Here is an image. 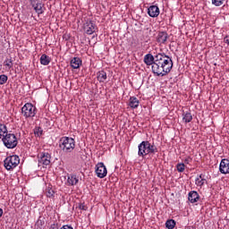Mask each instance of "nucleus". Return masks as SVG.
<instances>
[{
	"instance_id": "1",
	"label": "nucleus",
	"mask_w": 229,
	"mask_h": 229,
	"mask_svg": "<svg viewBox=\"0 0 229 229\" xmlns=\"http://www.w3.org/2000/svg\"><path fill=\"white\" fill-rule=\"evenodd\" d=\"M173 69V59L165 53L156 55L154 65H152V72L157 76H167Z\"/></svg>"
},
{
	"instance_id": "2",
	"label": "nucleus",
	"mask_w": 229,
	"mask_h": 229,
	"mask_svg": "<svg viewBox=\"0 0 229 229\" xmlns=\"http://www.w3.org/2000/svg\"><path fill=\"white\" fill-rule=\"evenodd\" d=\"M157 151V147L148 140L141 141L138 146V157L141 158H146L147 155H155Z\"/></svg>"
},
{
	"instance_id": "3",
	"label": "nucleus",
	"mask_w": 229,
	"mask_h": 229,
	"mask_svg": "<svg viewBox=\"0 0 229 229\" xmlns=\"http://www.w3.org/2000/svg\"><path fill=\"white\" fill-rule=\"evenodd\" d=\"M59 148L63 153H72L76 148V140L71 137L64 136L59 140Z\"/></svg>"
},
{
	"instance_id": "4",
	"label": "nucleus",
	"mask_w": 229,
	"mask_h": 229,
	"mask_svg": "<svg viewBox=\"0 0 229 229\" xmlns=\"http://www.w3.org/2000/svg\"><path fill=\"white\" fill-rule=\"evenodd\" d=\"M2 142L7 149H14V148H17V144H19V140H17V136L13 133L5 134L2 138Z\"/></svg>"
},
{
	"instance_id": "5",
	"label": "nucleus",
	"mask_w": 229,
	"mask_h": 229,
	"mask_svg": "<svg viewBox=\"0 0 229 229\" xmlns=\"http://www.w3.org/2000/svg\"><path fill=\"white\" fill-rule=\"evenodd\" d=\"M19 164H21V158L17 155L9 156L4 161V165L7 171L15 169Z\"/></svg>"
},
{
	"instance_id": "6",
	"label": "nucleus",
	"mask_w": 229,
	"mask_h": 229,
	"mask_svg": "<svg viewBox=\"0 0 229 229\" xmlns=\"http://www.w3.org/2000/svg\"><path fill=\"white\" fill-rule=\"evenodd\" d=\"M21 114L25 119L35 117V115H37V107H35L31 103H26L21 107Z\"/></svg>"
},
{
	"instance_id": "7",
	"label": "nucleus",
	"mask_w": 229,
	"mask_h": 229,
	"mask_svg": "<svg viewBox=\"0 0 229 229\" xmlns=\"http://www.w3.org/2000/svg\"><path fill=\"white\" fill-rule=\"evenodd\" d=\"M29 2L38 17L46 12V7H44V4L41 0H29Z\"/></svg>"
},
{
	"instance_id": "8",
	"label": "nucleus",
	"mask_w": 229,
	"mask_h": 229,
	"mask_svg": "<svg viewBox=\"0 0 229 229\" xmlns=\"http://www.w3.org/2000/svg\"><path fill=\"white\" fill-rule=\"evenodd\" d=\"M38 165H43L45 167L46 165H49L51 164V154L49 152H40L38 155Z\"/></svg>"
},
{
	"instance_id": "9",
	"label": "nucleus",
	"mask_w": 229,
	"mask_h": 229,
	"mask_svg": "<svg viewBox=\"0 0 229 229\" xmlns=\"http://www.w3.org/2000/svg\"><path fill=\"white\" fill-rule=\"evenodd\" d=\"M95 173L98 178H105L106 174H108V170H106V166L105 165V163L103 162L98 163L95 166Z\"/></svg>"
},
{
	"instance_id": "10",
	"label": "nucleus",
	"mask_w": 229,
	"mask_h": 229,
	"mask_svg": "<svg viewBox=\"0 0 229 229\" xmlns=\"http://www.w3.org/2000/svg\"><path fill=\"white\" fill-rule=\"evenodd\" d=\"M83 30L87 35H92L96 33L98 26H96V23H93L92 21H87L83 25Z\"/></svg>"
},
{
	"instance_id": "11",
	"label": "nucleus",
	"mask_w": 229,
	"mask_h": 229,
	"mask_svg": "<svg viewBox=\"0 0 229 229\" xmlns=\"http://www.w3.org/2000/svg\"><path fill=\"white\" fill-rule=\"evenodd\" d=\"M219 171L221 174H229V159L224 158L221 160Z\"/></svg>"
},
{
	"instance_id": "12",
	"label": "nucleus",
	"mask_w": 229,
	"mask_h": 229,
	"mask_svg": "<svg viewBox=\"0 0 229 229\" xmlns=\"http://www.w3.org/2000/svg\"><path fill=\"white\" fill-rule=\"evenodd\" d=\"M167 38H169V34H167V32L159 31L157 36V42H158V44H165Z\"/></svg>"
},
{
	"instance_id": "13",
	"label": "nucleus",
	"mask_w": 229,
	"mask_h": 229,
	"mask_svg": "<svg viewBox=\"0 0 229 229\" xmlns=\"http://www.w3.org/2000/svg\"><path fill=\"white\" fill-rule=\"evenodd\" d=\"M148 14L152 18L158 17L160 15V9L157 5H150L148 8Z\"/></svg>"
},
{
	"instance_id": "14",
	"label": "nucleus",
	"mask_w": 229,
	"mask_h": 229,
	"mask_svg": "<svg viewBox=\"0 0 229 229\" xmlns=\"http://www.w3.org/2000/svg\"><path fill=\"white\" fill-rule=\"evenodd\" d=\"M190 203H198L199 201V194L196 191H191L188 194Z\"/></svg>"
},
{
	"instance_id": "15",
	"label": "nucleus",
	"mask_w": 229,
	"mask_h": 229,
	"mask_svg": "<svg viewBox=\"0 0 229 229\" xmlns=\"http://www.w3.org/2000/svg\"><path fill=\"white\" fill-rule=\"evenodd\" d=\"M71 67L72 69H80V67H81V64H83V62L81 61V59L80 57H73L71 60Z\"/></svg>"
},
{
	"instance_id": "16",
	"label": "nucleus",
	"mask_w": 229,
	"mask_h": 229,
	"mask_svg": "<svg viewBox=\"0 0 229 229\" xmlns=\"http://www.w3.org/2000/svg\"><path fill=\"white\" fill-rule=\"evenodd\" d=\"M155 60H157L156 55L153 56V55L151 54H147L143 59L144 64H146V65H155Z\"/></svg>"
},
{
	"instance_id": "17",
	"label": "nucleus",
	"mask_w": 229,
	"mask_h": 229,
	"mask_svg": "<svg viewBox=\"0 0 229 229\" xmlns=\"http://www.w3.org/2000/svg\"><path fill=\"white\" fill-rule=\"evenodd\" d=\"M106 78H107L106 72L103 70L99 71L97 73V80L98 81H99V83H105V81H106Z\"/></svg>"
},
{
	"instance_id": "18",
	"label": "nucleus",
	"mask_w": 229,
	"mask_h": 229,
	"mask_svg": "<svg viewBox=\"0 0 229 229\" xmlns=\"http://www.w3.org/2000/svg\"><path fill=\"white\" fill-rule=\"evenodd\" d=\"M140 101L137 98L135 97H131L129 100V106L131 108H139Z\"/></svg>"
},
{
	"instance_id": "19",
	"label": "nucleus",
	"mask_w": 229,
	"mask_h": 229,
	"mask_svg": "<svg viewBox=\"0 0 229 229\" xmlns=\"http://www.w3.org/2000/svg\"><path fill=\"white\" fill-rule=\"evenodd\" d=\"M79 182H80V179H78L76 175H70L67 178L68 185L74 186V185H77Z\"/></svg>"
},
{
	"instance_id": "20",
	"label": "nucleus",
	"mask_w": 229,
	"mask_h": 229,
	"mask_svg": "<svg viewBox=\"0 0 229 229\" xmlns=\"http://www.w3.org/2000/svg\"><path fill=\"white\" fill-rule=\"evenodd\" d=\"M40 64L41 65H49L51 64V58L47 55L43 54L40 56Z\"/></svg>"
},
{
	"instance_id": "21",
	"label": "nucleus",
	"mask_w": 229,
	"mask_h": 229,
	"mask_svg": "<svg viewBox=\"0 0 229 229\" xmlns=\"http://www.w3.org/2000/svg\"><path fill=\"white\" fill-rule=\"evenodd\" d=\"M182 121L185 123V124L192 121V114L191 112H184L182 114Z\"/></svg>"
},
{
	"instance_id": "22",
	"label": "nucleus",
	"mask_w": 229,
	"mask_h": 229,
	"mask_svg": "<svg viewBox=\"0 0 229 229\" xmlns=\"http://www.w3.org/2000/svg\"><path fill=\"white\" fill-rule=\"evenodd\" d=\"M6 134H8V128L4 124H0V139L3 140Z\"/></svg>"
},
{
	"instance_id": "23",
	"label": "nucleus",
	"mask_w": 229,
	"mask_h": 229,
	"mask_svg": "<svg viewBox=\"0 0 229 229\" xmlns=\"http://www.w3.org/2000/svg\"><path fill=\"white\" fill-rule=\"evenodd\" d=\"M176 226V221L169 219L165 222V227L168 229H173Z\"/></svg>"
},
{
	"instance_id": "24",
	"label": "nucleus",
	"mask_w": 229,
	"mask_h": 229,
	"mask_svg": "<svg viewBox=\"0 0 229 229\" xmlns=\"http://www.w3.org/2000/svg\"><path fill=\"white\" fill-rule=\"evenodd\" d=\"M195 183L198 187H203V185H205V183H207V179H199L197 178L195 180Z\"/></svg>"
},
{
	"instance_id": "25",
	"label": "nucleus",
	"mask_w": 229,
	"mask_h": 229,
	"mask_svg": "<svg viewBox=\"0 0 229 229\" xmlns=\"http://www.w3.org/2000/svg\"><path fill=\"white\" fill-rule=\"evenodd\" d=\"M46 196L47 198H55V191L52 188H47Z\"/></svg>"
},
{
	"instance_id": "26",
	"label": "nucleus",
	"mask_w": 229,
	"mask_h": 229,
	"mask_svg": "<svg viewBox=\"0 0 229 229\" xmlns=\"http://www.w3.org/2000/svg\"><path fill=\"white\" fill-rule=\"evenodd\" d=\"M42 133H44V130L41 127H36L34 129V134L36 137H42Z\"/></svg>"
},
{
	"instance_id": "27",
	"label": "nucleus",
	"mask_w": 229,
	"mask_h": 229,
	"mask_svg": "<svg viewBox=\"0 0 229 229\" xmlns=\"http://www.w3.org/2000/svg\"><path fill=\"white\" fill-rule=\"evenodd\" d=\"M214 6H223L225 4V0H211Z\"/></svg>"
},
{
	"instance_id": "28",
	"label": "nucleus",
	"mask_w": 229,
	"mask_h": 229,
	"mask_svg": "<svg viewBox=\"0 0 229 229\" xmlns=\"http://www.w3.org/2000/svg\"><path fill=\"white\" fill-rule=\"evenodd\" d=\"M176 169H177L178 173H183V171H185V164H183V163L177 164Z\"/></svg>"
},
{
	"instance_id": "29",
	"label": "nucleus",
	"mask_w": 229,
	"mask_h": 229,
	"mask_svg": "<svg viewBox=\"0 0 229 229\" xmlns=\"http://www.w3.org/2000/svg\"><path fill=\"white\" fill-rule=\"evenodd\" d=\"M8 81V76L2 74L0 75V85H4Z\"/></svg>"
},
{
	"instance_id": "30",
	"label": "nucleus",
	"mask_w": 229,
	"mask_h": 229,
	"mask_svg": "<svg viewBox=\"0 0 229 229\" xmlns=\"http://www.w3.org/2000/svg\"><path fill=\"white\" fill-rule=\"evenodd\" d=\"M37 229H42L44 226V221L43 220H38L36 223Z\"/></svg>"
},
{
	"instance_id": "31",
	"label": "nucleus",
	"mask_w": 229,
	"mask_h": 229,
	"mask_svg": "<svg viewBox=\"0 0 229 229\" xmlns=\"http://www.w3.org/2000/svg\"><path fill=\"white\" fill-rule=\"evenodd\" d=\"M4 65L6 67H9V69H12V59H7L4 62Z\"/></svg>"
},
{
	"instance_id": "32",
	"label": "nucleus",
	"mask_w": 229,
	"mask_h": 229,
	"mask_svg": "<svg viewBox=\"0 0 229 229\" xmlns=\"http://www.w3.org/2000/svg\"><path fill=\"white\" fill-rule=\"evenodd\" d=\"M191 162H192V158L191 157H187L185 159H184V164H191Z\"/></svg>"
},
{
	"instance_id": "33",
	"label": "nucleus",
	"mask_w": 229,
	"mask_h": 229,
	"mask_svg": "<svg viewBox=\"0 0 229 229\" xmlns=\"http://www.w3.org/2000/svg\"><path fill=\"white\" fill-rule=\"evenodd\" d=\"M49 229H58V224H52Z\"/></svg>"
},
{
	"instance_id": "34",
	"label": "nucleus",
	"mask_w": 229,
	"mask_h": 229,
	"mask_svg": "<svg viewBox=\"0 0 229 229\" xmlns=\"http://www.w3.org/2000/svg\"><path fill=\"white\" fill-rule=\"evenodd\" d=\"M224 41H225V44H227V46H229V36H225L224 38Z\"/></svg>"
},
{
	"instance_id": "35",
	"label": "nucleus",
	"mask_w": 229,
	"mask_h": 229,
	"mask_svg": "<svg viewBox=\"0 0 229 229\" xmlns=\"http://www.w3.org/2000/svg\"><path fill=\"white\" fill-rule=\"evenodd\" d=\"M79 208L80 210H87V208H85V205L83 204H80Z\"/></svg>"
},
{
	"instance_id": "36",
	"label": "nucleus",
	"mask_w": 229,
	"mask_h": 229,
	"mask_svg": "<svg viewBox=\"0 0 229 229\" xmlns=\"http://www.w3.org/2000/svg\"><path fill=\"white\" fill-rule=\"evenodd\" d=\"M197 178H199V180H205V175H203V174H201Z\"/></svg>"
},
{
	"instance_id": "37",
	"label": "nucleus",
	"mask_w": 229,
	"mask_h": 229,
	"mask_svg": "<svg viewBox=\"0 0 229 229\" xmlns=\"http://www.w3.org/2000/svg\"><path fill=\"white\" fill-rule=\"evenodd\" d=\"M3 216V208H0V217Z\"/></svg>"
},
{
	"instance_id": "38",
	"label": "nucleus",
	"mask_w": 229,
	"mask_h": 229,
	"mask_svg": "<svg viewBox=\"0 0 229 229\" xmlns=\"http://www.w3.org/2000/svg\"><path fill=\"white\" fill-rule=\"evenodd\" d=\"M0 71H1V64H0Z\"/></svg>"
}]
</instances>
